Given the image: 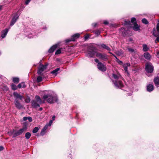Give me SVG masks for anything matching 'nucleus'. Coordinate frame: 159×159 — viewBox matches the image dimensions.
<instances>
[{
    "mask_svg": "<svg viewBox=\"0 0 159 159\" xmlns=\"http://www.w3.org/2000/svg\"><path fill=\"white\" fill-rule=\"evenodd\" d=\"M97 23H93L92 24V25L93 26V27H95L97 25Z\"/></svg>",
    "mask_w": 159,
    "mask_h": 159,
    "instance_id": "603ef678",
    "label": "nucleus"
},
{
    "mask_svg": "<svg viewBox=\"0 0 159 159\" xmlns=\"http://www.w3.org/2000/svg\"><path fill=\"white\" fill-rule=\"evenodd\" d=\"M80 36V34L77 33L72 35L70 39H68L66 40V43H69L71 41H75V40L78 38Z\"/></svg>",
    "mask_w": 159,
    "mask_h": 159,
    "instance_id": "6e6552de",
    "label": "nucleus"
},
{
    "mask_svg": "<svg viewBox=\"0 0 159 159\" xmlns=\"http://www.w3.org/2000/svg\"><path fill=\"white\" fill-rule=\"evenodd\" d=\"M31 134L30 132H27L25 134V137L26 139H29L30 137Z\"/></svg>",
    "mask_w": 159,
    "mask_h": 159,
    "instance_id": "473e14b6",
    "label": "nucleus"
},
{
    "mask_svg": "<svg viewBox=\"0 0 159 159\" xmlns=\"http://www.w3.org/2000/svg\"><path fill=\"white\" fill-rule=\"evenodd\" d=\"M97 66L98 69L101 71H105L106 70V66L102 62L98 63Z\"/></svg>",
    "mask_w": 159,
    "mask_h": 159,
    "instance_id": "9d476101",
    "label": "nucleus"
},
{
    "mask_svg": "<svg viewBox=\"0 0 159 159\" xmlns=\"http://www.w3.org/2000/svg\"><path fill=\"white\" fill-rule=\"evenodd\" d=\"M112 77L114 79L112 80V82L116 87L121 88L123 86V84L121 81V80L123 79V77L120 74H113Z\"/></svg>",
    "mask_w": 159,
    "mask_h": 159,
    "instance_id": "f03ea898",
    "label": "nucleus"
},
{
    "mask_svg": "<svg viewBox=\"0 0 159 159\" xmlns=\"http://www.w3.org/2000/svg\"><path fill=\"white\" fill-rule=\"evenodd\" d=\"M143 56L144 58L147 60H149L150 59L151 56L150 54L148 52L144 53L143 54Z\"/></svg>",
    "mask_w": 159,
    "mask_h": 159,
    "instance_id": "412c9836",
    "label": "nucleus"
},
{
    "mask_svg": "<svg viewBox=\"0 0 159 159\" xmlns=\"http://www.w3.org/2000/svg\"><path fill=\"white\" fill-rule=\"evenodd\" d=\"M4 149V148L2 146H0V151Z\"/></svg>",
    "mask_w": 159,
    "mask_h": 159,
    "instance_id": "3c124183",
    "label": "nucleus"
},
{
    "mask_svg": "<svg viewBox=\"0 0 159 159\" xmlns=\"http://www.w3.org/2000/svg\"><path fill=\"white\" fill-rule=\"evenodd\" d=\"M44 103L42 102L40 97L38 96H35V99L32 102V106L34 108H36L40 106V104Z\"/></svg>",
    "mask_w": 159,
    "mask_h": 159,
    "instance_id": "20e7f679",
    "label": "nucleus"
},
{
    "mask_svg": "<svg viewBox=\"0 0 159 159\" xmlns=\"http://www.w3.org/2000/svg\"><path fill=\"white\" fill-rule=\"evenodd\" d=\"M29 122H31L32 121V118L30 117H28V119Z\"/></svg>",
    "mask_w": 159,
    "mask_h": 159,
    "instance_id": "a18cd8bd",
    "label": "nucleus"
},
{
    "mask_svg": "<svg viewBox=\"0 0 159 159\" xmlns=\"http://www.w3.org/2000/svg\"><path fill=\"white\" fill-rule=\"evenodd\" d=\"M157 57L159 58V52H157Z\"/></svg>",
    "mask_w": 159,
    "mask_h": 159,
    "instance_id": "5fc2aeb1",
    "label": "nucleus"
},
{
    "mask_svg": "<svg viewBox=\"0 0 159 159\" xmlns=\"http://www.w3.org/2000/svg\"><path fill=\"white\" fill-rule=\"evenodd\" d=\"M8 31V29H5L4 30H2L1 32V37L2 39L5 38L6 36L7 33Z\"/></svg>",
    "mask_w": 159,
    "mask_h": 159,
    "instance_id": "f8f14e48",
    "label": "nucleus"
},
{
    "mask_svg": "<svg viewBox=\"0 0 159 159\" xmlns=\"http://www.w3.org/2000/svg\"><path fill=\"white\" fill-rule=\"evenodd\" d=\"M46 28H46V27H45V28H44V27H43V29H44V30H46Z\"/></svg>",
    "mask_w": 159,
    "mask_h": 159,
    "instance_id": "052dcab7",
    "label": "nucleus"
},
{
    "mask_svg": "<svg viewBox=\"0 0 159 159\" xmlns=\"http://www.w3.org/2000/svg\"><path fill=\"white\" fill-rule=\"evenodd\" d=\"M31 0H26L25 1V3L26 5H27L30 2V1Z\"/></svg>",
    "mask_w": 159,
    "mask_h": 159,
    "instance_id": "37998d69",
    "label": "nucleus"
},
{
    "mask_svg": "<svg viewBox=\"0 0 159 159\" xmlns=\"http://www.w3.org/2000/svg\"><path fill=\"white\" fill-rule=\"evenodd\" d=\"M48 128V125H46L42 129L41 132L40 133V134L41 135H43L45 134L46 133V130Z\"/></svg>",
    "mask_w": 159,
    "mask_h": 159,
    "instance_id": "6ab92c4d",
    "label": "nucleus"
},
{
    "mask_svg": "<svg viewBox=\"0 0 159 159\" xmlns=\"http://www.w3.org/2000/svg\"><path fill=\"white\" fill-rule=\"evenodd\" d=\"M153 66L152 64L150 62H148L146 64L145 70L148 73H152L153 70Z\"/></svg>",
    "mask_w": 159,
    "mask_h": 159,
    "instance_id": "423d86ee",
    "label": "nucleus"
},
{
    "mask_svg": "<svg viewBox=\"0 0 159 159\" xmlns=\"http://www.w3.org/2000/svg\"><path fill=\"white\" fill-rule=\"evenodd\" d=\"M131 23H133L134 24V23H136L135 18L134 17L132 18H131V22L129 20H128V21L125 20V21L124 24L125 25H130Z\"/></svg>",
    "mask_w": 159,
    "mask_h": 159,
    "instance_id": "ddd939ff",
    "label": "nucleus"
},
{
    "mask_svg": "<svg viewBox=\"0 0 159 159\" xmlns=\"http://www.w3.org/2000/svg\"><path fill=\"white\" fill-rule=\"evenodd\" d=\"M43 98L44 101L51 104L57 102L58 100V98L56 95H52L50 93L44 94Z\"/></svg>",
    "mask_w": 159,
    "mask_h": 159,
    "instance_id": "7ed1b4c3",
    "label": "nucleus"
},
{
    "mask_svg": "<svg viewBox=\"0 0 159 159\" xmlns=\"http://www.w3.org/2000/svg\"><path fill=\"white\" fill-rule=\"evenodd\" d=\"M13 82L14 83H18L19 80V79L18 77H14L12 79Z\"/></svg>",
    "mask_w": 159,
    "mask_h": 159,
    "instance_id": "2f4dec72",
    "label": "nucleus"
},
{
    "mask_svg": "<svg viewBox=\"0 0 159 159\" xmlns=\"http://www.w3.org/2000/svg\"><path fill=\"white\" fill-rule=\"evenodd\" d=\"M36 36L35 34L34 33V34H33L32 33H30V34L28 35V36L29 38H32Z\"/></svg>",
    "mask_w": 159,
    "mask_h": 159,
    "instance_id": "f704fd0d",
    "label": "nucleus"
},
{
    "mask_svg": "<svg viewBox=\"0 0 159 159\" xmlns=\"http://www.w3.org/2000/svg\"><path fill=\"white\" fill-rule=\"evenodd\" d=\"M132 93H128V95L129 96H131V95H132Z\"/></svg>",
    "mask_w": 159,
    "mask_h": 159,
    "instance_id": "4d7b16f0",
    "label": "nucleus"
},
{
    "mask_svg": "<svg viewBox=\"0 0 159 159\" xmlns=\"http://www.w3.org/2000/svg\"><path fill=\"white\" fill-rule=\"evenodd\" d=\"M19 16V15L17 13H15L13 15L10 23V26H12L16 22V20L18 18Z\"/></svg>",
    "mask_w": 159,
    "mask_h": 159,
    "instance_id": "1a4fd4ad",
    "label": "nucleus"
},
{
    "mask_svg": "<svg viewBox=\"0 0 159 159\" xmlns=\"http://www.w3.org/2000/svg\"><path fill=\"white\" fill-rule=\"evenodd\" d=\"M62 48L59 49L56 51L55 52V54L56 55L59 54L61 53V50L62 49Z\"/></svg>",
    "mask_w": 159,
    "mask_h": 159,
    "instance_id": "4c0bfd02",
    "label": "nucleus"
},
{
    "mask_svg": "<svg viewBox=\"0 0 159 159\" xmlns=\"http://www.w3.org/2000/svg\"><path fill=\"white\" fill-rule=\"evenodd\" d=\"M96 56L104 61H107L108 59V56L106 54L98 52L96 48L94 47H90L88 49L86 56L89 58L93 57Z\"/></svg>",
    "mask_w": 159,
    "mask_h": 159,
    "instance_id": "f257e3e1",
    "label": "nucleus"
},
{
    "mask_svg": "<svg viewBox=\"0 0 159 159\" xmlns=\"http://www.w3.org/2000/svg\"><path fill=\"white\" fill-rule=\"evenodd\" d=\"M2 7V6L0 5V10L1 9Z\"/></svg>",
    "mask_w": 159,
    "mask_h": 159,
    "instance_id": "bf43d9fd",
    "label": "nucleus"
},
{
    "mask_svg": "<svg viewBox=\"0 0 159 159\" xmlns=\"http://www.w3.org/2000/svg\"><path fill=\"white\" fill-rule=\"evenodd\" d=\"M13 96L16 99H17L18 98H19L21 100L23 98V96L20 95V94H18L17 92H14L13 93Z\"/></svg>",
    "mask_w": 159,
    "mask_h": 159,
    "instance_id": "4468645a",
    "label": "nucleus"
},
{
    "mask_svg": "<svg viewBox=\"0 0 159 159\" xmlns=\"http://www.w3.org/2000/svg\"><path fill=\"white\" fill-rule=\"evenodd\" d=\"M154 89L153 85L152 84H148L147 87V90L148 92H151Z\"/></svg>",
    "mask_w": 159,
    "mask_h": 159,
    "instance_id": "aec40b11",
    "label": "nucleus"
},
{
    "mask_svg": "<svg viewBox=\"0 0 159 159\" xmlns=\"http://www.w3.org/2000/svg\"><path fill=\"white\" fill-rule=\"evenodd\" d=\"M101 46L102 48L105 49L108 51H110L111 50L110 48L105 44H102L101 45Z\"/></svg>",
    "mask_w": 159,
    "mask_h": 159,
    "instance_id": "393cba45",
    "label": "nucleus"
},
{
    "mask_svg": "<svg viewBox=\"0 0 159 159\" xmlns=\"http://www.w3.org/2000/svg\"><path fill=\"white\" fill-rule=\"evenodd\" d=\"M116 61L120 65H123L124 64H123V62L119 60L118 59L116 60Z\"/></svg>",
    "mask_w": 159,
    "mask_h": 159,
    "instance_id": "ea45409f",
    "label": "nucleus"
},
{
    "mask_svg": "<svg viewBox=\"0 0 159 159\" xmlns=\"http://www.w3.org/2000/svg\"><path fill=\"white\" fill-rule=\"evenodd\" d=\"M48 66V64L43 65L40 64L39 65L37 73L39 75H41L42 72L45 70L47 68Z\"/></svg>",
    "mask_w": 159,
    "mask_h": 159,
    "instance_id": "0eeeda50",
    "label": "nucleus"
},
{
    "mask_svg": "<svg viewBox=\"0 0 159 159\" xmlns=\"http://www.w3.org/2000/svg\"><path fill=\"white\" fill-rule=\"evenodd\" d=\"M11 87L13 90H15L17 89L18 87L15 84H13L11 85Z\"/></svg>",
    "mask_w": 159,
    "mask_h": 159,
    "instance_id": "72a5a7b5",
    "label": "nucleus"
},
{
    "mask_svg": "<svg viewBox=\"0 0 159 159\" xmlns=\"http://www.w3.org/2000/svg\"><path fill=\"white\" fill-rule=\"evenodd\" d=\"M143 51L145 52L148 51L149 49V47L147 44H143L142 45Z\"/></svg>",
    "mask_w": 159,
    "mask_h": 159,
    "instance_id": "a211bd4d",
    "label": "nucleus"
},
{
    "mask_svg": "<svg viewBox=\"0 0 159 159\" xmlns=\"http://www.w3.org/2000/svg\"><path fill=\"white\" fill-rule=\"evenodd\" d=\"M25 102L26 103H28L30 101V99L29 98H27L25 100Z\"/></svg>",
    "mask_w": 159,
    "mask_h": 159,
    "instance_id": "a19ab883",
    "label": "nucleus"
},
{
    "mask_svg": "<svg viewBox=\"0 0 159 159\" xmlns=\"http://www.w3.org/2000/svg\"><path fill=\"white\" fill-rule=\"evenodd\" d=\"M26 129V126L24 127L23 128L20 129L18 130V131L20 134H22L25 130Z\"/></svg>",
    "mask_w": 159,
    "mask_h": 159,
    "instance_id": "c756f323",
    "label": "nucleus"
},
{
    "mask_svg": "<svg viewBox=\"0 0 159 159\" xmlns=\"http://www.w3.org/2000/svg\"><path fill=\"white\" fill-rule=\"evenodd\" d=\"M109 53H110V54H111L112 56H113L114 57H115L116 60L118 59V58L114 54L112 53H111V52H109Z\"/></svg>",
    "mask_w": 159,
    "mask_h": 159,
    "instance_id": "c03bdc74",
    "label": "nucleus"
},
{
    "mask_svg": "<svg viewBox=\"0 0 159 159\" xmlns=\"http://www.w3.org/2000/svg\"><path fill=\"white\" fill-rule=\"evenodd\" d=\"M158 22H159V20H158Z\"/></svg>",
    "mask_w": 159,
    "mask_h": 159,
    "instance_id": "680f3d73",
    "label": "nucleus"
},
{
    "mask_svg": "<svg viewBox=\"0 0 159 159\" xmlns=\"http://www.w3.org/2000/svg\"><path fill=\"white\" fill-rule=\"evenodd\" d=\"M41 75L42 76H39L37 79V81L38 83L41 82L42 81L43 79L44 78V76L43 74H41V75Z\"/></svg>",
    "mask_w": 159,
    "mask_h": 159,
    "instance_id": "a878e982",
    "label": "nucleus"
},
{
    "mask_svg": "<svg viewBox=\"0 0 159 159\" xmlns=\"http://www.w3.org/2000/svg\"><path fill=\"white\" fill-rule=\"evenodd\" d=\"M12 134H13V137H15L17 136L20 135L18 131H14L12 133Z\"/></svg>",
    "mask_w": 159,
    "mask_h": 159,
    "instance_id": "7c9ffc66",
    "label": "nucleus"
},
{
    "mask_svg": "<svg viewBox=\"0 0 159 159\" xmlns=\"http://www.w3.org/2000/svg\"><path fill=\"white\" fill-rule=\"evenodd\" d=\"M93 32L97 35H98L100 34V31L99 30H94Z\"/></svg>",
    "mask_w": 159,
    "mask_h": 159,
    "instance_id": "c9c22d12",
    "label": "nucleus"
},
{
    "mask_svg": "<svg viewBox=\"0 0 159 159\" xmlns=\"http://www.w3.org/2000/svg\"><path fill=\"white\" fill-rule=\"evenodd\" d=\"M17 87L18 88H25L26 87V85L25 84V83L23 82L17 85Z\"/></svg>",
    "mask_w": 159,
    "mask_h": 159,
    "instance_id": "bb28decb",
    "label": "nucleus"
},
{
    "mask_svg": "<svg viewBox=\"0 0 159 159\" xmlns=\"http://www.w3.org/2000/svg\"><path fill=\"white\" fill-rule=\"evenodd\" d=\"M58 45L57 44H55L52 47L50 48L48 50V52L49 53H52L56 49V48H57Z\"/></svg>",
    "mask_w": 159,
    "mask_h": 159,
    "instance_id": "f3484780",
    "label": "nucleus"
},
{
    "mask_svg": "<svg viewBox=\"0 0 159 159\" xmlns=\"http://www.w3.org/2000/svg\"><path fill=\"white\" fill-rule=\"evenodd\" d=\"M153 34L155 37H157L155 40V42L156 43L159 42V23L157 24L156 28H153Z\"/></svg>",
    "mask_w": 159,
    "mask_h": 159,
    "instance_id": "39448f33",
    "label": "nucleus"
},
{
    "mask_svg": "<svg viewBox=\"0 0 159 159\" xmlns=\"http://www.w3.org/2000/svg\"><path fill=\"white\" fill-rule=\"evenodd\" d=\"M127 50L129 52L132 53H135L136 52V51L135 49L131 48H128Z\"/></svg>",
    "mask_w": 159,
    "mask_h": 159,
    "instance_id": "c85d7f7f",
    "label": "nucleus"
},
{
    "mask_svg": "<svg viewBox=\"0 0 159 159\" xmlns=\"http://www.w3.org/2000/svg\"><path fill=\"white\" fill-rule=\"evenodd\" d=\"M154 82L156 86L157 87L159 86V77L155 78L154 80Z\"/></svg>",
    "mask_w": 159,
    "mask_h": 159,
    "instance_id": "5701e85b",
    "label": "nucleus"
},
{
    "mask_svg": "<svg viewBox=\"0 0 159 159\" xmlns=\"http://www.w3.org/2000/svg\"><path fill=\"white\" fill-rule=\"evenodd\" d=\"M88 38H89V36H88V35H87V36H85V39H87Z\"/></svg>",
    "mask_w": 159,
    "mask_h": 159,
    "instance_id": "6e6d98bb",
    "label": "nucleus"
},
{
    "mask_svg": "<svg viewBox=\"0 0 159 159\" xmlns=\"http://www.w3.org/2000/svg\"><path fill=\"white\" fill-rule=\"evenodd\" d=\"M39 130V128L38 127H35L33 129L32 132L33 133H36Z\"/></svg>",
    "mask_w": 159,
    "mask_h": 159,
    "instance_id": "e433bc0d",
    "label": "nucleus"
},
{
    "mask_svg": "<svg viewBox=\"0 0 159 159\" xmlns=\"http://www.w3.org/2000/svg\"><path fill=\"white\" fill-rule=\"evenodd\" d=\"M115 53L117 56H120L123 54V52L122 50H120L116 51Z\"/></svg>",
    "mask_w": 159,
    "mask_h": 159,
    "instance_id": "cd10ccee",
    "label": "nucleus"
},
{
    "mask_svg": "<svg viewBox=\"0 0 159 159\" xmlns=\"http://www.w3.org/2000/svg\"><path fill=\"white\" fill-rule=\"evenodd\" d=\"M42 109H43V108L42 107L40 108L39 109V110L40 111H42Z\"/></svg>",
    "mask_w": 159,
    "mask_h": 159,
    "instance_id": "13d9d810",
    "label": "nucleus"
},
{
    "mask_svg": "<svg viewBox=\"0 0 159 159\" xmlns=\"http://www.w3.org/2000/svg\"><path fill=\"white\" fill-rule=\"evenodd\" d=\"M127 40L129 41V42H131L133 41V39L132 38H129Z\"/></svg>",
    "mask_w": 159,
    "mask_h": 159,
    "instance_id": "49530a36",
    "label": "nucleus"
},
{
    "mask_svg": "<svg viewBox=\"0 0 159 159\" xmlns=\"http://www.w3.org/2000/svg\"><path fill=\"white\" fill-rule=\"evenodd\" d=\"M59 68H58L53 70L51 72V73L54 75L55 76H56L58 74V72L60 70Z\"/></svg>",
    "mask_w": 159,
    "mask_h": 159,
    "instance_id": "b1692460",
    "label": "nucleus"
},
{
    "mask_svg": "<svg viewBox=\"0 0 159 159\" xmlns=\"http://www.w3.org/2000/svg\"><path fill=\"white\" fill-rule=\"evenodd\" d=\"M120 31L124 36L128 34V31L126 30L124 28H121L120 29Z\"/></svg>",
    "mask_w": 159,
    "mask_h": 159,
    "instance_id": "dca6fc26",
    "label": "nucleus"
},
{
    "mask_svg": "<svg viewBox=\"0 0 159 159\" xmlns=\"http://www.w3.org/2000/svg\"><path fill=\"white\" fill-rule=\"evenodd\" d=\"M142 22L145 24H147L148 23V21L145 18H143L142 20Z\"/></svg>",
    "mask_w": 159,
    "mask_h": 159,
    "instance_id": "58836bf2",
    "label": "nucleus"
},
{
    "mask_svg": "<svg viewBox=\"0 0 159 159\" xmlns=\"http://www.w3.org/2000/svg\"><path fill=\"white\" fill-rule=\"evenodd\" d=\"M15 104L16 108L19 109H20L23 107L18 102L17 99H15Z\"/></svg>",
    "mask_w": 159,
    "mask_h": 159,
    "instance_id": "2eb2a0df",
    "label": "nucleus"
},
{
    "mask_svg": "<svg viewBox=\"0 0 159 159\" xmlns=\"http://www.w3.org/2000/svg\"><path fill=\"white\" fill-rule=\"evenodd\" d=\"M52 121H53L52 120H50L49 121V123L48 124H47V125H48V126H51V125H52Z\"/></svg>",
    "mask_w": 159,
    "mask_h": 159,
    "instance_id": "79ce46f5",
    "label": "nucleus"
},
{
    "mask_svg": "<svg viewBox=\"0 0 159 159\" xmlns=\"http://www.w3.org/2000/svg\"><path fill=\"white\" fill-rule=\"evenodd\" d=\"M23 120L25 121L28 119V117H24L23 118Z\"/></svg>",
    "mask_w": 159,
    "mask_h": 159,
    "instance_id": "8fccbe9b",
    "label": "nucleus"
},
{
    "mask_svg": "<svg viewBox=\"0 0 159 159\" xmlns=\"http://www.w3.org/2000/svg\"><path fill=\"white\" fill-rule=\"evenodd\" d=\"M103 23L105 25H107L108 24V22L107 21L105 20L104 21Z\"/></svg>",
    "mask_w": 159,
    "mask_h": 159,
    "instance_id": "09e8293b",
    "label": "nucleus"
},
{
    "mask_svg": "<svg viewBox=\"0 0 159 159\" xmlns=\"http://www.w3.org/2000/svg\"><path fill=\"white\" fill-rule=\"evenodd\" d=\"M133 30L135 31H139V26L136 23H134V26L133 27Z\"/></svg>",
    "mask_w": 159,
    "mask_h": 159,
    "instance_id": "4be33fe9",
    "label": "nucleus"
},
{
    "mask_svg": "<svg viewBox=\"0 0 159 159\" xmlns=\"http://www.w3.org/2000/svg\"><path fill=\"white\" fill-rule=\"evenodd\" d=\"M130 64L129 62L124 64H123V67L124 68L125 71L126 73V74L128 76H129V74L128 72V67H130Z\"/></svg>",
    "mask_w": 159,
    "mask_h": 159,
    "instance_id": "9b49d317",
    "label": "nucleus"
},
{
    "mask_svg": "<svg viewBox=\"0 0 159 159\" xmlns=\"http://www.w3.org/2000/svg\"><path fill=\"white\" fill-rule=\"evenodd\" d=\"M55 116H53L52 117V121L54 120H55Z\"/></svg>",
    "mask_w": 159,
    "mask_h": 159,
    "instance_id": "864d4df0",
    "label": "nucleus"
},
{
    "mask_svg": "<svg viewBox=\"0 0 159 159\" xmlns=\"http://www.w3.org/2000/svg\"><path fill=\"white\" fill-rule=\"evenodd\" d=\"M94 61H95V62L96 63H97L98 64V63H100V62H99V60L98 59H95L94 60Z\"/></svg>",
    "mask_w": 159,
    "mask_h": 159,
    "instance_id": "de8ad7c7",
    "label": "nucleus"
}]
</instances>
